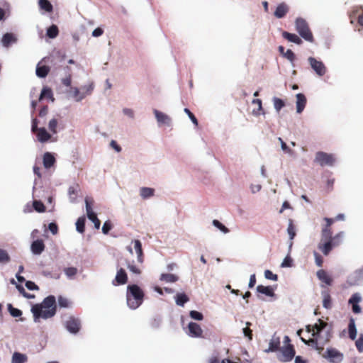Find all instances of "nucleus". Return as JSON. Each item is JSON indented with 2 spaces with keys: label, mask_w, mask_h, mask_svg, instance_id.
<instances>
[{
  "label": "nucleus",
  "mask_w": 363,
  "mask_h": 363,
  "mask_svg": "<svg viewBox=\"0 0 363 363\" xmlns=\"http://www.w3.org/2000/svg\"><path fill=\"white\" fill-rule=\"evenodd\" d=\"M132 243L134 244V249L137 254V262L142 264L144 262V254L142 247V242L140 240H133Z\"/></svg>",
  "instance_id": "a211bd4d"
},
{
  "label": "nucleus",
  "mask_w": 363,
  "mask_h": 363,
  "mask_svg": "<svg viewBox=\"0 0 363 363\" xmlns=\"http://www.w3.org/2000/svg\"><path fill=\"white\" fill-rule=\"evenodd\" d=\"M112 228H113V225H112L111 222L109 220H107L103 224V226L101 228L102 233L104 235H107V234H108L110 230L112 229Z\"/></svg>",
  "instance_id": "bf43d9fd"
},
{
  "label": "nucleus",
  "mask_w": 363,
  "mask_h": 363,
  "mask_svg": "<svg viewBox=\"0 0 363 363\" xmlns=\"http://www.w3.org/2000/svg\"><path fill=\"white\" fill-rule=\"evenodd\" d=\"M43 98L50 99L52 101H54L53 93L52 89L48 86H45L42 89L40 94V100Z\"/></svg>",
  "instance_id": "a19ab883"
},
{
  "label": "nucleus",
  "mask_w": 363,
  "mask_h": 363,
  "mask_svg": "<svg viewBox=\"0 0 363 363\" xmlns=\"http://www.w3.org/2000/svg\"><path fill=\"white\" fill-rule=\"evenodd\" d=\"M293 266V259L291 257L290 255L287 254V255L284 259L283 262L281 264V267L286 268L291 267Z\"/></svg>",
  "instance_id": "6e6d98bb"
},
{
  "label": "nucleus",
  "mask_w": 363,
  "mask_h": 363,
  "mask_svg": "<svg viewBox=\"0 0 363 363\" xmlns=\"http://www.w3.org/2000/svg\"><path fill=\"white\" fill-rule=\"evenodd\" d=\"M317 277L322 282L325 284L330 286L333 283V279L328 275L327 272L324 269H320L316 273Z\"/></svg>",
  "instance_id": "cd10ccee"
},
{
  "label": "nucleus",
  "mask_w": 363,
  "mask_h": 363,
  "mask_svg": "<svg viewBox=\"0 0 363 363\" xmlns=\"http://www.w3.org/2000/svg\"><path fill=\"white\" fill-rule=\"evenodd\" d=\"M73 90L72 96L75 99L76 101H81L86 97V94L80 91V89L77 87H71Z\"/></svg>",
  "instance_id": "c03bdc74"
},
{
  "label": "nucleus",
  "mask_w": 363,
  "mask_h": 363,
  "mask_svg": "<svg viewBox=\"0 0 363 363\" xmlns=\"http://www.w3.org/2000/svg\"><path fill=\"white\" fill-rule=\"evenodd\" d=\"M127 281V273L124 269L121 268L117 271L115 279L112 281V284L114 286L123 285L126 284Z\"/></svg>",
  "instance_id": "f3484780"
},
{
  "label": "nucleus",
  "mask_w": 363,
  "mask_h": 363,
  "mask_svg": "<svg viewBox=\"0 0 363 363\" xmlns=\"http://www.w3.org/2000/svg\"><path fill=\"white\" fill-rule=\"evenodd\" d=\"M355 345L357 350L359 352H363V338L362 337H359L358 339L355 342Z\"/></svg>",
  "instance_id": "774afa93"
},
{
  "label": "nucleus",
  "mask_w": 363,
  "mask_h": 363,
  "mask_svg": "<svg viewBox=\"0 0 363 363\" xmlns=\"http://www.w3.org/2000/svg\"><path fill=\"white\" fill-rule=\"evenodd\" d=\"M308 62L311 69L318 77H323L325 74L327 68L321 60H318L313 57H309L308 58Z\"/></svg>",
  "instance_id": "0eeeda50"
},
{
  "label": "nucleus",
  "mask_w": 363,
  "mask_h": 363,
  "mask_svg": "<svg viewBox=\"0 0 363 363\" xmlns=\"http://www.w3.org/2000/svg\"><path fill=\"white\" fill-rule=\"evenodd\" d=\"M252 104H257L258 108L257 109H254L252 111V114L254 116H259L261 114L260 111H262V100L259 99H255L252 100Z\"/></svg>",
  "instance_id": "603ef678"
},
{
  "label": "nucleus",
  "mask_w": 363,
  "mask_h": 363,
  "mask_svg": "<svg viewBox=\"0 0 363 363\" xmlns=\"http://www.w3.org/2000/svg\"><path fill=\"white\" fill-rule=\"evenodd\" d=\"M153 113L156 118L157 123L160 125H166L167 126H170L172 123L171 118L167 115L166 113L157 110L153 109Z\"/></svg>",
  "instance_id": "ddd939ff"
},
{
  "label": "nucleus",
  "mask_w": 363,
  "mask_h": 363,
  "mask_svg": "<svg viewBox=\"0 0 363 363\" xmlns=\"http://www.w3.org/2000/svg\"><path fill=\"white\" fill-rule=\"evenodd\" d=\"M36 137L40 143H45L51 138V135L47 131L45 128L41 127L38 129Z\"/></svg>",
  "instance_id": "5701e85b"
},
{
  "label": "nucleus",
  "mask_w": 363,
  "mask_h": 363,
  "mask_svg": "<svg viewBox=\"0 0 363 363\" xmlns=\"http://www.w3.org/2000/svg\"><path fill=\"white\" fill-rule=\"evenodd\" d=\"M7 309L12 317L20 318L22 315L23 313L21 310L13 307V306L11 303L7 304Z\"/></svg>",
  "instance_id": "79ce46f5"
},
{
  "label": "nucleus",
  "mask_w": 363,
  "mask_h": 363,
  "mask_svg": "<svg viewBox=\"0 0 363 363\" xmlns=\"http://www.w3.org/2000/svg\"><path fill=\"white\" fill-rule=\"evenodd\" d=\"M126 267L130 272L134 274L139 275L141 273L140 269L136 265L134 260H126Z\"/></svg>",
  "instance_id": "4c0bfd02"
},
{
  "label": "nucleus",
  "mask_w": 363,
  "mask_h": 363,
  "mask_svg": "<svg viewBox=\"0 0 363 363\" xmlns=\"http://www.w3.org/2000/svg\"><path fill=\"white\" fill-rule=\"evenodd\" d=\"M78 187L79 186L77 185L72 186L68 189V194L71 202L75 201Z\"/></svg>",
  "instance_id": "8fccbe9b"
},
{
  "label": "nucleus",
  "mask_w": 363,
  "mask_h": 363,
  "mask_svg": "<svg viewBox=\"0 0 363 363\" xmlns=\"http://www.w3.org/2000/svg\"><path fill=\"white\" fill-rule=\"evenodd\" d=\"M314 330L312 333L313 338L306 340L301 337V340L306 345H310L315 350H319L318 340H323L324 342H328L333 337V324L332 322L321 318L318 319L317 322L313 324Z\"/></svg>",
  "instance_id": "f257e3e1"
},
{
  "label": "nucleus",
  "mask_w": 363,
  "mask_h": 363,
  "mask_svg": "<svg viewBox=\"0 0 363 363\" xmlns=\"http://www.w3.org/2000/svg\"><path fill=\"white\" fill-rule=\"evenodd\" d=\"M11 259L8 251L0 247V264L6 265L11 262Z\"/></svg>",
  "instance_id": "72a5a7b5"
},
{
  "label": "nucleus",
  "mask_w": 363,
  "mask_h": 363,
  "mask_svg": "<svg viewBox=\"0 0 363 363\" xmlns=\"http://www.w3.org/2000/svg\"><path fill=\"white\" fill-rule=\"evenodd\" d=\"M279 345H280L279 337H273L269 343L268 349L265 350L264 352L267 353L276 352L279 348Z\"/></svg>",
  "instance_id": "7c9ffc66"
},
{
  "label": "nucleus",
  "mask_w": 363,
  "mask_h": 363,
  "mask_svg": "<svg viewBox=\"0 0 363 363\" xmlns=\"http://www.w3.org/2000/svg\"><path fill=\"white\" fill-rule=\"evenodd\" d=\"M212 224L214 227L218 228L219 230H220L222 233L226 234L229 232V229L223 225L221 222H220L218 220H213L212 222Z\"/></svg>",
  "instance_id": "09e8293b"
},
{
  "label": "nucleus",
  "mask_w": 363,
  "mask_h": 363,
  "mask_svg": "<svg viewBox=\"0 0 363 363\" xmlns=\"http://www.w3.org/2000/svg\"><path fill=\"white\" fill-rule=\"evenodd\" d=\"M256 291L257 293L264 294L269 297H275L274 289L272 286H264L259 284L257 286Z\"/></svg>",
  "instance_id": "412c9836"
},
{
  "label": "nucleus",
  "mask_w": 363,
  "mask_h": 363,
  "mask_svg": "<svg viewBox=\"0 0 363 363\" xmlns=\"http://www.w3.org/2000/svg\"><path fill=\"white\" fill-rule=\"evenodd\" d=\"M174 299L176 304L181 307H184L189 301V296L184 292L177 293L174 296Z\"/></svg>",
  "instance_id": "a878e982"
},
{
  "label": "nucleus",
  "mask_w": 363,
  "mask_h": 363,
  "mask_svg": "<svg viewBox=\"0 0 363 363\" xmlns=\"http://www.w3.org/2000/svg\"><path fill=\"white\" fill-rule=\"evenodd\" d=\"M59 34L58 27L55 24L49 26L46 30V35L51 39L55 38Z\"/></svg>",
  "instance_id": "c9c22d12"
},
{
  "label": "nucleus",
  "mask_w": 363,
  "mask_h": 363,
  "mask_svg": "<svg viewBox=\"0 0 363 363\" xmlns=\"http://www.w3.org/2000/svg\"><path fill=\"white\" fill-rule=\"evenodd\" d=\"M363 281V266L356 269L348 277V283L350 285H358Z\"/></svg>",
  "instance_id": "f8f14e48"
},
{
  "label": "nucleus",
  "mask_w": 363,
  "mask_h": 363,
  "mask_svg": "<svg viewBox=\"0 0 363 363\" xmlns=\"http://www.w3.org/2000/svg\"><path fill=\"white\" fill-rule=\"evenodd\" d=\"M264 277L267 279L272 280V281H277L278 280V276L275 274H274L271 270L266 269L264 271Z\"/></svg>",
  "instance_id": "69168bd1"
},
{
  "label": "nucleus",
  "mask_w": 363,
  "mask_h": 363,
  "mask_svg": "<svg viewBox=\"0 0 363 363\" xmlns=\"http://www.w3.org/2000/svg\"><path fill=\"white\" fill-rule=\"evenodd\" d=\"M85 206H86V211L88 219L91 221L96 229H99L101 225V222L97 217L96 213L93 211L91 207L92 201L90 200L89 197L85 198Z\"/></svg>",
  "instance_id": "6e6552de"
},
{
  "label": "nucleus",
  "mask_w": 363,
  "mask_h": 363,
  "mask_svg": "<svg viewBox=\"0 0 363 363\" xmlns=\"http://www.w3.org/2000/svg\"><path fill=\"white\" fill-rule=\"evenodd\" d=\"M362 301V296L359 293L353 294L348 300V303L352 306V311L355 314L362 312V308L359 303Z\"/></svg>",
  "instance_id": "9b49d317"
},
{
  "label": "nucleus",
  "mask_w": 363,
  "mask_h": 363,
  "mask_svg": "<svg viewBox=\"0 0 363 363\" xmlns=\"http://www.w3.org/2000/svg\"><path fill=\"white\" fill-rule=\"evenodd\" d=\"M28 361V357L26 354L19 352H14L11 358V363H26Z\"/></svg>",
  "instance_id": "c756f323"
},
{
  "label": "nucleus",
  "mask_w": 363,
  "mask_h": 363,
  "mask_svg": "<svg viewBox=\"0 0 363 363\" xmlns=\"http://www.w3.org/2000/svg\"><path fill=\"white\" fill-rule=\"evenodd\" d=\"M57 119L52 118L49 121L48 128L52 132V134H56L57 133Z\"/></svg>",
  "instance_id": "4d7b16f0"
},
{
  "label": "nucleus",
  "mask_w": 363,
  "mask_h": 363,
  "mask_svg": "<svg viewBox=\"0 0 363 363\" xmlns=\"http://www.w3.org/2000/svg\"><path fill=\"white\" fill-rule=\"evenodd\" d=\"M286 230L289 237V240H293L296 235V227L294 225V221L292 219H289L288 227Z\"/></svg>",
  "instance_id": "ea45409f"
},
{
  "label": "nucleus",
  "mask_w": 363,
  "mask_h": 363,
  "mask_svg": "<svg viewBox=\"0 0 363 363\" xmlns=\"http://www.w3.org/2000/svg\"><path fill=\"white\" fill-rule=\"evenodd\" d=\"M155 190L150 187H142L140 189V196L143 199H147L152 197L154 195Z\"/></svg>",
  "instance_id": "e433bc0d"
},
{
  "label": "nucleus",
  "mask_w": 363,
  "mask_h": 363,
  "mask_svg": "<svg viewBox=\"0 0 363 363\" xmlns=\"http://www.w3.org/2000/svg\"><path fill=\"white\" fill-rule=\"evenodd\" d=\"M314 162L318 163L321 167H332L335 162V157L333 154L319 151L315 154Z\"/></svg>",
  "instance_id": "39448f33"
},
{
  "label": "nucleus",
  "mask_w": 363,
  "mask_h": 363,
  "mask_svg": "<svg viewBox=\"0 0 363 363\" xmlns=\"http://www.w3.org/2000/svg\"><path fill=\"white\" fill-rule=\"evenodd\" d=\"M186 333L191 337H200L202 335L203 330L197 323L190 322L188 324V332Z\"/></svg>",
  "instance_id": "4468645a"
},
{
  "label": "nucleus",
  "mask_w": 363,
  "mask_h": 363,
  "mask_svg": "<svg viewBox=\"0 0 363 363\" xmlns=\"http://www.w3.org/2000/svg\"><path fill=\"white\" fill-rule=\"evenodd\" d=\"M94 84H93V82H91L88 85H84V86H81L80 89L82 90V92H84V94H86V95H89L91 94V92L94 90Z\"/></svg>",
  "instance_id": "680f3d73"
},
{
  "label": "nucleus",
  "mask_w": 363,
  "mask_h": 363,
  "mask_svg": "<svg viewBox=\"0 0 363 363\" xmlns=\"http://www.w3.org/2000/svg\"><path fill=\"white\" fill-rule=\"evenodd\" d=\"M57 304L60 308H67L69 306V301L66 298L59 296L57 297Z\"/></svg>",
  "instance_id": "0e129e2a"
},
{
  "label": "nucleus",
  "mask_w": 363,
  "mask_h": 363,
  "mask_svg": "<svg viewBox=\"0 0 363 363\" xmlns=\"http://www.w3.org/2000/svg\"><path fill=\"white\" fill-rule=\"evenodd\" d=\"M30 311L35 323L39 322L40 318L46 320L54 317L57 312L55 296L54 295L48 296L40 303L33 305Z\"/></svg>",
  "instance_id": "f03ea898"
},
{
  "label": "nucleus",
  "mask_w": 363,
  "mask_h": 363,
  "mask_svg": "<svg viewBox=\"0 0 363 363\" xmlns=\"http://www.w3.org/2000/svg\"><path fill=\"white\" fill-rule=\"evenodd\" d=\"M50 72V67L47 65H40L38 63L36 66L35 74L39 78H45Z\"/></svg>",
  "instance_id": "bb28decb"
},
{
  "label": "nucleus",
  "mask_w": 363,
  "mask_h": 363,
  "mask_svg": "<svg viewBox=\"0 0 363 363\" xmlns=\"http://www.w3.org/2000/svg\"><path fill=\"white\" fill-rule=\"evenodd\" d=\"M296 113H301L306 105L307 99L306 96L302 93H298L296 94Z\"/></svg>",
  "instance_id": "6ab92c4d"
},
{
  "label": "nucleus",
  "mask_w": 363,
  "mask_h": 363,
  "mask_svg": "<svg viewBox=\"0 0 363 363\" xmlns=\"http://www.w3.org/2000/svg\"><path fill=\"white\" fill-rule=\"evenodd\" d=\"M16 289L17 290L19 291V293L25 298H28V299H30V298H35V295L34 294H29L28 292L26 291L25 289L23 288V286L21 284H16Z\"/></svg>",
  "instance_id": "3c124183"
},
{
  "label": "nucleus",
  "mask_w": 363,
  "mask_h": 363,
  "mask_svg": "<svg viewBox=\"0 0 363 363\" xmlns=\"http://www.w3.org/2000/svg\"><path fill=\"white\" fill-rule=\"evenodd\" d=\"M282 37L284 39L287 40L288 41L294 43H295L296 45H301L303 43V41L301 39V38L298 37L295 33H289L287 31H284L282 33Z\"/></svg>",
  "instance_id": "393cba45"
},
{
  "label": "nucleus",
  "mask_w": 363,
  "mask_h": 363,
  "mask_svg": "<svg viewBox=\"0 0 363 363\" xmlns=\"http://www.w3.org/2000/svg\"><path fill=\"white\" fill-rule=\"evenodd\" d=\"M189 316L195 320L201 321L203 319V313L195 310H192L189 312Z\"/></svg>",
  "instance_id": "5fc2aeb1"
},
{
  "label": "nucleus",
  "mask_w": 363,
  "mask_h": 363,
  "mask_svg": "<svg viewBox=\"0 0 363 363\" xmlns=\"http://www.w3.org/2000/svg\"><path fill=\"white\" fill-rule=\"evenodd\" d=\"M18 38L13 33H6L2 35L1 45L4 48H9L12 44L16 43Z\"/></svg>",
  "instance_id": "dca6fc26"
},
{
  "label": "nucleus",
  "mask_w": 363,
  "mask_h": 363,
  "mask_svg": "<svg viewBox=\"0 0 363 363\" xmlns=\"http://www.w3.org/2000/svg\"><path fill=\"white\" fill-rule=\"evenodd\" d=\"M280 351L281 352V357H279V359L283 362H290L295 357L296 352L294 345L291 344L282 347Z\"/></svg>",
  "instance_id": "9d476101"
},
{
  "label": "nucleus",
  "mask_w": 363,
  "mask_h": 363,
  "mask_svg": "<svg viewBox=\"0 0 363 363\" xmlns=\"http://www.w3.org/2000/svg\"><path fill=\"white\" fill-rule=\"evenodd\" d=\"M296 30L299 35L308 42L312 43L313 41V34L309 28L308 24L306 21L301 17H298L295 21Z\"/></svg>",
  "instance_id": "20e7f679"
},
{
  "label": "nucleus",
  "mask_w": 363,
  "mask_h": 363,
  "mask_svg": "<svg viewBox=\"0 0 363 363\" xmlns=\"http://www.w3.org/2000/svg\"><path fill=\"white\" fill-rule=\"evenodd\" d=\"M289 11V6L283 2L277 6L274 15L277 18H282L286 15Z\"/></svg>",
  "instance_id": "4be33fe9"
},
{
  "label": "nucleus",
  "mask_w": 363,
  "mask_h": 363,
  "mask_svg": "<svg viewBox=\"0 0 363 363\" xmlns=\"http://www.w3.org/2000/svg\"><path fill=\"white\" fill-rule=\"evenodd\" d=\"M323 296V306L325 309H330L332 308V299L330 294L328 291H323L321 293Z\"/></svg>",
  "instance_id": "473e14b6"
},
{
  "label": "nucleus",
  "mask_w": 363,
  "mask_h": 363,
  "mask_svg": "<svg viewBox=\"0 0 363 363\" xmlns=\"http://www.w3.org/2000/svg\"><path fill=\"white\" fill-rule=\"evenodd\" d=\"M322 240H330L332 239V231L330 228H323L321 232Z\"/></svg>",
  "instance_id": "864d4df0"
},
{
  "label": "nucleus",
  "mask_w": 363,
  "mask_h": 363,
  "mask_svg": "<svg viewBox=\"0 0 363 363\" xmlns=\"http://www.w3.org/2000/svg\"><path fill=\"white\" fill-rule=\"evenodd\" d=\"M184 111L187 114L191 121L195 125H198L199 122L196 116L191 112V111L188 108H185Z\"/></svg>",
  "instance_id": "338daca9"
},
{
  "label": "nucleus",
  "mask_w": 363,
  "mask_h": 363,
  "mask_svg": "<svg viewBox=\"0 0 363 363\" xmlns=\"http://www.w3.org/2000/svg\"><path fill=\"white\" fill-rule=\"evenodd\" d=\"M283 57L284 58L287 59L291 62V65L292 67H295L294 60L296 59V55H295L294 52L291 50L288 49L285 52V53H284Z\"/></svg>",
  "instance_id": "49530a36"
},
{
  "label": "nucleus",
  "mask_w": 363,
  "mask_h": 363,
  "mask_svg": "<svg viewBox=\"0 0 363 363\" xmlns=\"http://www.w3.org/2000/svg\"><path fill=\"white\" fill-rule=\"evenodd\" d=\"M357 330L355 325V321L353 318H350L348 325L349 337L352 340H354L357 337Z\"/></svg>",
  "instance_id": "c85d7f7f"
},
{
  "label": "nucleus",
  "mask_w": 363,
  "mask_h": 363,
  "mask_svg": "<svg viewBox=\"0 0 363 363\" xmlns=\"http://www.w3.org/2000/svg\"><path fill=\"white\" fill-rule=\"evenodd\" d=\"M25 286L30 291H38L39 286L33 281L27 280Z\"/></svg>",
  "instance_id": "e2e57ef3"
},
{
  "label": "nucleus",
  "mask_w": 363,
  "mask_h": 363,
  "mask_svg": "<svg viewBox=\"0 0 363 363\" xmlns=\"http://www.w3.org/2000/svg\"><path fill=\"white\" fill-rule=\"evenodd\" d=\"M33 207L34 210L38 213H43L45 211V206L40 200H34L33 201Z\"/></svg>",
  "instance_id": "a18cd8bd"
},
{
  "label": "nucleus",
  "mask_w": 363,
  "mask_h": 363,
  "mask_svg": "<svg viewBox=\"0 0 363 363\" xmlns=\"http://www.w3.org/2000/svg\"><path fill=\"white\" fill-rule=\"evenodd\" d=\"M339 245V242H333L332 239L327 240L323 244L320 243L318 248L324 255H328L335 246Z\"/></svg>",
  "instance_id": "aec40b11"
},
{
  "label": "nucleus",
  "mask_w": 363,
  "mask_h": 363,
  "mask_svg": "<svg viewBox=\"0 0 363 363\" xmlns=\"http://www.w3.org/2000/svg\"><path fill=\"white\" fill-rule=\"evenodd\" d=\"M45 243L43 240H33L30 245V251L34 255H40L45 250Z\"/></svg>",
  "instance_id": "2eb2a0df"
},
{
  "label": "nucleus",
  "mask_w": 363,
  "mask_h": 363,
  "mask_svg": "<svg viewBox=\"0 0 363 363\" xmlns=\"http://www.w3.org/2000/svg\"><path fill=\"white\" fill-rule=\"evenodd\" d=\"M86 218L84 216L79 217L75 223L76 230L82 234L85 231Z\"/></svg>",
  "instance_id": "f704fd0d"
},
{
  "label": "nucleus",
  "mask_w": 363,
  "mask_h": 363,
  "mask_svg": "<svg viewBox=\"0 0 363 363\" xmlns=\"http://www.w3.org/2000/svg\"><path fill=\"white\" fill-rule=\"evenodd\" d=\"M65 329L72 335H77L81 329V321L78 318L70 316L65 321Z\"/></svg>",
  "instance_id": "1a4fd4ad"
},
{
  "label": "nucleus",
  "mask_w": 363,
  "mask_h": 363,
  "mask_svg": "<svg viewBox=\"0 0 363 363\" xmlns=\"http://www.w3.org/2000/svg\"><path fill=\"white\" fill-rule=\"evenodd\" d=\"M55 158L52 153L46 152L43 155V162L45 169H50L55 163Z\"/></svg>",
  "instance_id": "b1692460"
},
{
  "label": "nucleus",
  "mask_w": 363,
  "mask_h": 363,
  "mask_svg": "<svg viewBox=\"0 0 363 363\" xmlns=\"http://www.w3.org/2000/svg\"><path fill=\"white\" fill-rule=\"evenodd\" d=\"M323 356L330 363H341L344 359L343 353L334 347L327 348Z\"/></svg>",
  "instance_id": "423d86ee"
},
{
  "label": "nucleus",
  "mask_w": 363,
  "mask_h": 363,
  "mask_svg": "<svg viewBox=\"0 0 363 363\" xmlns=\"http://www.w3.org/2000/svg\"><path fill=\"white\" fill-rule=\"evenodd\" d=\"M38 4L40 9L50 13L53 10V6L49 0H38Z\"/></svg>",
  "instance_id": "58836bf2"
},
{
  "label": "nucleus",
  "mask_w": 363,
  "mask_h": 363,
  "mask_svg": "<svg viewBox=\"0 0 363 363\" xmlns=\"http://www.w3.org/2000/svg\"><path fill=\"white\" fill-rule=\"evenodd\" d=\"M278 140L280 142L281 150L284 152H285L286 153H287L290 155H292L294 153V151L287 146L286 143L282 140V138H279Z\"/></svg>",
  "instance_id": "13d9d810"
},
{
  "label": "nucleus",
  "mask_w": 363,
  "mask_h": 363,
  "mask_svg": "<svg viewBox=\"0 0 363 363\" xmlns=\"http://www.w3.org/2000/svg\"><path fill=\"white\" fill-rule=\"evenodd\" d=\"M245 325L247 327L242 329L243 335L244 336L248 337L250 340H251L252 339V331L249 329L248 327H250L252 324L250 322H246Z\"/></svg>",
  "instance_id": "052dcab7"
},
{
  "label": "nucleus",
  "mask_w": 363,
  "mask_h": 363,
  "mask_svg": "<svg viewBox=\"0 0 363 363\" xmlns=\"http://www.w3.org/2000/svg\"><path fill=\"white\" fill-rule=\"evenodd\" d=\"M160 280L167 283H174L179 280V277L169 273H162L160 275Z\"/></svg>",
  "instance_id": "2f4dec72"
},
{
  "label": "nucleus",
  "mask_w": 363,
  "mask_h": 363,
  "mask_svg": "<svg viewBox=\"0 0 363 363\" xmlns=\"http://www.w3.org/2000/svg\"><path fill=\"white\" fill-rule=\"evenodd\" d=\"M77 269L74 267H66L64 269V272L68 279H72L77 273Z\"/></svg>",
  "instance_id": "de8ad7c7"
},
{
  "label": "nucleus",
  "mask_w": 363,
  "mask_h": 363,
  "mask_svg": "<svg viewBox=\"0 0 363 363\" xmlns=\"http://www.w3.org/2000/svg\"><path fill=\"white\" fill-rule=\"evenodd\" d=\"M144 293L137 284L127 286L126 301L128 306L133 310L138 308L143 302Z\"/></svg>",
  "instance_id": "7ed1b4c3"
},
{
  "label": "nucleus",
  "mask_w": 363,
  "mask_h": 363,
  "mask_svg": "<svg viewBox=\"0 0 363 363\" xmlns=\"http://www.w3.org/2000/svg\"><path fill=\"white\" fill-rule=\"evenodd\" d=\"M272 101L274 104V108L277 113H279L286 105L283 99L276 96L272 98Z\"/></svg>",
  "instance_id": "37998d69"
}]
</instances>
